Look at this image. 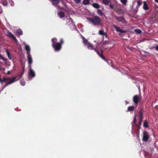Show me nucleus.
Returning a JSON list of instances; mask_svg holds the SVG:
<instances>
[{
	"label": "nucleus",
	"mask_w": 158,
	"mask_h": 158,
	"mask_svg": "<svg viewBox=\"0 0 158 158\" xmlns=\"http://www.w3.org/2000/svg\"><path fill=\"white\" fill-rule=\"evenodd\" d=\"M82 38L83 40V43L85 45H87V48L89 50H91L92 49H94L95 51L99 55V56L103 59L104 60H106V61L107 62V63L108 64H109V63H111L110 60H109L108 61H107L106 60L104 57L102 55V51L101 50H99V51H97V48H94L92 44H90V43H89L87 40L85 39V38L82 36Z\"/></svg>",
	"instance_id": "nucleus-1"
},
{
	"label": "nucleus",
	"mask_w": 158,
	"mask_h": 158,
	"mask_svg": "<svg viewBox=\"0 0 158 158\" xmlns=\"http://www.w3.org/2000/svg\"><path fill=\"white\" fill-rule=\"evenodd\" d=\"M21 77V75L18 74L12 78H4L2 79L0 78V82L3 83V82H7V83L6 85V86L9 84H11L17 81L20 79Z\"/></svg>",
	"instance_id": "nucleus-2"
},
{
	"label": "nucleus",
	"mask_w": 158,
	"mask_h": 158,
	"mask_svg": "<svg viewBox=\"0 0 158 158\" xmlns=\"http://www.w3.org/2000/svg\"><path fill=\"white\" fill-rule=\"evenodd\" d=\"M86 19L89 22L92 24L94 25H102L101 19L97 16H94L93 18L87 17Z\"/></svg>",
	"instance_id": "nucleus-3"
},
{
	"label": "nucleus",
	"mask_w": 158,
	"mask_h": 158,
	"mask_svg": "<svg viewBox=\"0 0 158 158\" xmlns=\"http://www.w3.org/2000/svg\"><path fill=\"white\" fill-rule=\"evenodd\" d=\"M52 41L53 47L55 51H59L60 50L61 48V44L63 43V40L62 39L61 40L60 43H56L57 39L56 38L52 39Z\"/></svg>",
	"instance_id": "nucleus-4"
},
{
	"label": "nucleus",
	"mask_w": 158,
	"mask_h": 158,
	"mask_svg": "<svg viewBox=\"0 0 158 158\" xmlns=\"http://www.w3.org/2000/svg\"><path fill=\"white\" fill-rule=\"evenodd\" d=\"M67 24L72 29H73L75 28V25L74 23L73 22L72 19L71 18L68 19L67 20Z\"/></svg>",
	"instance_id": "nucleus-5"
},
{
	"label": "nucleus",
	"mask_w": 158,
	"mask_h": 158,
	"mask_svg": "<svg viewBox=\"0 0 158 158\" xmlns=\"http://www.w3.org/2000/svg\"><path fill=\"white\" fill-rule=\"evenodd\" d=\"M142 117L143 116L141 113L139 115V121L138 122V124H137L136 123V116H135L134 117V119L133 120V123H134L135 124V125L138 126V127H140L141 125V123L142 120Z\"/></svg>",
	"instance_id": "nucleus-6"
},
{
	"label": "nucleus",
	"mask_w": 158,
	"mask_h": 158,
	"mask_svg": "<svg viewBox=\"0 0 158 158\" xmlns=\"http://www.w3.org/2000/svg\"><path fill=\"white\" fill-rule=\"evenodd\" d=\"M29 68L28 76H30L32 77H35V71L31 69V67Z\"/></svg>",
	"instance_id": "nucleus-7"
},
{
	"label": "nucleus",
	"mask_w": 158,
	"mask_h": 158,
	"mask_svg": "<svg viewBox=\"0 0 158 158\" xmlns=\"http://www.w3.org/2000/svg\"><path fill=\"white\" fill-rule=\"evenodd\" d=\"M27 58L29 64L28 67L31 68V65L32 63V59L31 56L30 54H27Z\"/></svg>",
	"instance_id": "nucleus-8"
},
{
	"label": "nucleus",
	"mask_w": 158,
	"mask_h": 158,
	"mask_svg": "<svg viewBox=\"0 0 158 158\" xmlns=\"http://www.w3.org/2000/svg\"><path fill=\"white\" fill-rule=\"evenodd\" d=\"M149 136L148 133L146 131L143 132V139L144 141H148L149 138Z\"/></svg>",
	"instance_id": "nucleus-9"
},
{
	"label": "nucleus",
	"mask_w": 158,
	"mask_h": 158,
	"mask_svg": "<svg viewBox=\"0 0 158 158\" xmlns=\"http://www.w3.org/2000/svg\"><path fill=\"white\" fill-rule=\"evenodd\" d=\"M5 32L6 35L13 38L15 41H17V40L15 37L14 35L8 31H7L6 32Z\"/></svg>",
	"instance_id": "nucleus-10"
},
{
	"label": "nucleus",
	"mask_w": 158,
	"mask_h": 158,
	"mask_svg": "<svg viewBox=\"0 0 158 158\" xmlns=\"http://www.w3.org/2000/svg\"><path fill=\"white\" fill-rule=\"evenodd\" d=\"M113 27L115 28L117 31L119 32L120 33H125L126 32V31L123 30L120 28L117 27L115 25H114Z\"/></svg>",
	"instance_id": "nucleus-11"
},
{
	"label": "nucleus",
	"mask_w": 158,
	"mask_h": 158,
	"mask_svg": "<svg viewBox=\"0 0 158 158\" xmlns=\"http://www.w3.org/2000/svg\"><path fill=\"white\" fill-rule=\"evenodd\" d=\"M24 43L25 46V48L26 50L27 51V54H30V47L29 45L26 44L24 42Z\"/></svg>",
	"instance_id": "nucleus-12"
},
{
	"label": "nucleus",
	"mask_w": 158,
	"mask_h": 158,
	"mask_svg": "<svg viewBox=\"0 0 158 158\" xmlns=\"http://www.w3.org/2000/svg\"><path fill=\"white\" fill-rule=\"evenodd\" d=\"M139 99V97L137 95L133 97V102L135 104H137V103L138 102Z\"/></svg>",
	"instance_id": "nucleus-13"
},
{
	"label": "nucleus",
	"mask_w": 158,
	"mask_h": 158,
	"mask_svg": "<svg viewBox=\"0 0 158 158\" xmlns=\"http://www.w3.org/2000/svg\"><path fill=\"white\" fill-rule=\"evenodd\" d=\"M58 15L60 17V18L61 19L64 17L65 16L64 12L62 11L59 12L58 13Z\"/></svg>",
	"instance_id": "nucleus-14"
},
{
	"label": "nucleus",
	"mask_w": 158,
	"mask_h": 158,
	"mask_svg": "<svg viewBox=\"0 0 158 158\" xmlns=\"http://www.w3.org/2000/svg\"><path fill=\"white\" fill-rule=\"evenodd\" d=\"M14 32L17 35H22L23 34V32L20 29H19L17 30L16 32L14 31Z\"/></svg>",
	"instance_id": "nucleus-15"
},
{
	"label": "nucleus",
	"mask_w": 158,
	"mask_h": 158,
	"mask_svg": "<svg viewBox=\"0 0 158 158\" xmlns=\"http://www.w3.org/2000/svg\"><path fill=\"white\" fill-rule=\"evenodd\" d=\"M0 59L2 60L4 62V63L6 64H7V61L6 59L4 57H3L1 54H0Z\"/></svg>",
	"instance_id": "nucleus-16"
},
{
	"label": "nucleus",
	"mask_w": 158,
	"mask_h": 158,
	"mask_svg": "<svg viewBox=\"0 0 158 158\" xmlns=\"http://www.w3.org/2000/svg\"><path fill=\"white\" fill-rule=\"evenodd\" d=\"M136 107V106H131L128 107L127 109V111H131L134 110L135 108Z\"/></svg>",
	"instance_id": "nucleus-17"
},
{
	"label": "nucleus",
	"mask_w": 158,
	"mask_h": 158,
	"mask_svg": "<svg viewBox=\"0 0 158 158\" xmlns=\"http://www.w3.org/2000/svg\"><path fill=\"white\" fill-rule=\"evenodd\" d=\"M6 52L8 58L10 60H11L12 59V58L11 57V55L9 52V51L7 49H6Z\"/></svg>",
	"instance_id": "nucleus-18"
},
{
	"label": "nucleus",
	"mask_w": 158,
	"mask_h": 158,
	"mask_svg": "<svg viewBox=\"0 0 158 158\" xmlns=\"http://www.w3.org/2000/svg\"><path fill=\"white\" fill-rule=\"evenodd\" d=\"M99 34H100V35H103V36H105L106 37V33L103 30H101L99 31Z\"/></svg>",
	"instance_id": "nucleus-19"
},
{
	"label": "nucleus",
	"mask_w": 158,
	"mask_h": 158,
	"mask_svg": "<svg viewBox=\"0 0 158 158\" xmlns=\"http://www.w3.org/2000/svg\"><path fill=\"white\" fill-rule=\"evenodd\" d=\"M143 8L144 10H147L148 9V6L147 4L145 2H143Z\"/></svg>",
	"instance_id": "nucleus-20"
},
{
	"label": "nucleus",
	"mask_w": 158,
	"mask_h": 158,
	"mask_svg": "<svg viewBox=\"0 0 158 158\" xmlns=\"http://www.w3.org/2000/svg\"><path fill=\"white\" fill-rule=\"evenodd\" d=\"M53 5H56L59 2V0H52V1Z\"/></svg>",
	"instance_id": "nucleus-21"
},
{
	"label": "nucleus",
	"mask_w": 158,
	"mask_h": 158,
	"mask_svg": "<svg viewBox=\"0 0 158 158\" xmlns=\"http://www.w3.org/2000/svg\"><path fill=\"white\" fill-rule=\"evenodd\" d=\"M110 2L108 0H103V3L105 5H108L110 3Z\"/></svg>",
	"instance_id": "nucleus-22"
},
{
	"label": "nucleus",
	"mask_w": 158,
	"mask_h": 158,
	"mask_svg": "<svg viewBox=\"0 0 158 158\" xmlns=\"http://www.w3.org/2000/svg\"><path fill=\"white\" fill-rule=\"evenodd\" d=\"M93 6L95 8H98L99 7V5L97 3H93L92 4Z\"/></svg>",
	"instance_id": "nucleus-23"
},
{
	"label": "nucleus",
	"mask_w": 158,
	"mask_h": 158,
	"mask_svg": "<svg viewBox=\"0 0 158 158\" xmlns=\"http://www.w3.org/2000/svg\"><path fill=\"white\" fill-rule=\"evenodd\" d=\"M2 3L5 6H6L7 4V2L6 0H2Z\"/></svg>",
	"instance_id": "nucleus-24"
},
{
	"label": "nucleus",
	"mask_w": 158,
	"mask_h": 158,
	"mask_svg": "<svg viewBox=\"0 0 158 158\" xmlns=\"http://www.w3.org/2000/svg\"><path fill=\"white\" fill-rule=\"evenodd\" d=\"M97 12L98 14L101 16H102L103 15V14L101 10H98L97 11Z\"/></svg>",
	"instance_id": "nucleus-25"
},
{
	"label": "nucleus",
	"mask_w": 158,
	"mask_h": 158,
	"mask_svg": "<svg viewBox=\"0 0 158 158\" xmlns=\"http://www.w3.org/2000/svg\"><path fill=\"white\" fill-rule=\"evenodd\" d=\"M89 2V0H84L83 3L85 5L88 4Z\"/></svg>",
	"instance_id": "nucleus-26"
},
{
	"label": "nucleus",
	"mask_w": 158,
	"mask_h": 158,
	"mask_svg": "<svg viewBox=\"0 0 158 158\" xmlns=\"http://www.w3.org/2000/svg\"><path fill=\"white\" fill-rule=\"evenodd\" d=\"M134 31L138 34H140L141 32V30L139 29H135L134 30Z\"/></svg>",
	"instance_id": "nucleus-27"
},
{
	"label": "nucleus",
	"mask_w": 158,
	"mask_h": 158,
	"mask_svg": "<svg viewBox=\"0 0 158 158\" xmlns=\"http://www.w3.org/2000/svg\"><path fill=\"white\" fill-rule=\"evenodd\" d=\"M9 2L11 6H13L14 5V3L12 0H9Z\"/></svg>",
	"instance_id": "nucleus-28"
},
{
	"label": "nucleus",
	"mask_w": 158,
	"mask_h": 158,
	"mask_svg": "<svg viewBox=\"0 0 158 158\" xmlns=\"http://www.w3.org/2000/svg\"><path fill=\"white\" fill-rule=\"evenodd\" d=\"M20 84L22 85H25V81L24 80H21L20 82Z\"/></svg>",
	"instance_id": "nucleus-29"
},
{
	"label": "nucleus",
	"mask_w": 158,
	"mask_h": 158,
	"mask_svg": "<svg viewBox=\"0 0 158 158\" xmlns=\"http://www.w3.org/2000/svg\"><path fill=\"white\" fill-rule=\"evenodd\" d=\"M109 7L111 9H113L114 8V5L113 4L111 3L110 2V3H109V4L108 5Z\"/></svg>",
	"instance_id": "nucleus-30"
},
{
	"label": "nucleus",
	"mask_w": 158,
	"mask_h": 158,
	"mask_svg": "<svg viewBox=\"0 0 158 158\" xmlns=\"http://www.w3.org/2000/svg\"><path fill=\"white\" fill-rule=\"evenodd\" d=\"M121 2L124 5L126 4L127 0H120Z\"/></svg>",
	"instance_id": "nucleus-31"
},
{
	"label": "nucleus",
	"mask_w": 158,
	"mask_h": 158,
	"mask_svg": "<svg viewBox=\"0 0 158 158\" xmlns=\"http://www.w3.org/2000/svg\"><path fill=\"white\" fill-rule=\"evenodd\" d=\"M143 126L145 127H146V128L148 127V124L147 122H144V124H143Z\"/></svg>",
	"instance_id": "nucleus-32"
},
{
	"label": "nucleus",
	"mask_w": 158,
	"mask_h": 158,
	"mask_svg": "<svg viewBox=\"0 0 158 158\" xmlns=\"http://www.w3.org/2000/svg\"><path fill=\"white\" fill-rule=\"evenodd\" d=\"M75 2L77 3L78 4L80 2L81 0H74Z\"/></svg>",
	"instance_id": "nucleus-33"
},
{
	"label": "nucleus",
	"mask_w": 158,
	"mask_h": 158,
	"mask_svg": "<svg viewBox=\"0 0 158 158\" xmlns=\"http://www.w3.org/2000/svg\"><path fill=\"white\" fill-rule=\"evenodd\" d=\"M11 72V71H8L6 73H5V74L6 75H9L10 74Z\"/></svg>",
	"instance_id": "nucleus-34"
},
{
	"label": "nucleus",
	"mask_w": 158,
	"mask_h": 158,
	"mask_svg": "<svg viewBox=\"0 0 158 158\" xmlns=\"http://www.w3.org/2000/svg\"><path fill=\"white\" fill-rule=\"evenodd\" d=\"M137 4H138V6H139L141 4V1H137Z\"/></svg>",
	"instance_id": "nucleus-35"
},
{
	"label": "nucleus",
	"mask_w": 158,
	"mask_h": 158,
	"mask_svg": "<svg viewBox=\"0 0 158 158\" xmlns=\"http://www.w3.org/2000/svg\"><path fill=\"white\" fill-rule=\"evenodd\" d=\"M155 49L158 51V45L155 47Z\"/></svg>",
	"instance_id": "nucleus-36"
},
{
	"label": "nucleus",
	"mask_w": 158,
	"mask_h": 158,
	"mask_svg": "<svg viewBox=\"0 0 158 158\" xmlns=\"http://www.w3.org/2000/svg\"><path fill=\"white\" fill-rule=\"evenodd\" d=\"M155 2L158 3V0H155Z\"/></svg>",
	"instance_id": "nucleus-37"
},
{
	"label": "nucleus",
	"mask_w": 158,
	"mask_h": 158,
	"mask_svg": "<svg viewBox=\"0 0 158 158\" xmlns=\"http://www.w3.org/2000/svg\"><path fill=\"white\" fill-rule=\"evenodd\" d=\"M116 19H121V18H118V17H116Z\"/></svg>",
	"instance_id": "nucleus-38"
},
{
	"label": "nucleus",
	"mask_w": 158,
	"mask_h": 158,
	"mask_svg": "<svg viewBox=\"0 0 158 158\" xmlns=\"http://www.w3.org/2000/svg\"><path fill=\"white\" fill-rule=\"evenodd\" d=\"M126 102V104H127V102Z\"/></svg>",
	"instance_id": "nucleus-39"
},
{
	"label": "nucleus",
	"mask_w": 158,
	"mask_h": 158,
	"mask_svg": "<svg viewBox=\"0 0 158 158\" xmlns=\"http://www.w3.org/2000/svg\"><path fill=\"white\" fill-rule=\"evenodd\" d=\"M3 70H5V69L4 68Z\"/></svg>",
	"instance_id": "nucleus-40"
},
{
	"label": "nucleus",
	"mask_w": 158,
	"mask_h": 158,
	"mask_svg": "<svg viewBox=\"0 0 158 158\" xmlns=\"http://www.w3.org/2000/svg\"><path fill=\"white\" fill-rule=\"evenodd\" d=\"M0 63H1V62H0Z\"/></svg>",
	"instance_id": "nucleus-41"
}]
</instances>
